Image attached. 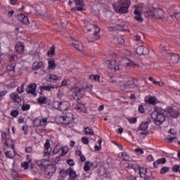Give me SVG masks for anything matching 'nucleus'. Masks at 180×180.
<instances>
[{
  "mask_svg": "<svg viewBox=\"0 0 180 180\" xmlns=\"http://www.w3.org/2000/svg\"><path fill=\"white\" fill-rule=\"evenodd\" d=\"M74 2L76 5L75 11L78 12H82L84 11V1L82 0H74Z\"/></svg>",
  "mask_w": 180,
  "mask_h": 180,
  "instance_id": "16",
  "label": "nucleus"
},
{
  "mask_svg": "<svg viewBox=\"0 0 180 180\" xmlns=\"http://www.w3.org/2000/svg\"><path fill=\"white\" fill-rule=\"evenodd\" d=\"M173 16H175V18L177 20H180V13H176L174 14Z\"/></svg>",
  "mask_w": 180,
  "mask_h": 180,
  "instance_id": "64",
  "label": "nucleus"
},
{
  "mask_svg": "<svg viewBox=\"0 0 180 180\" xmlns=\"http://www.w3.org/2000/svg\"><path fill=\"white\" fill-rule=\"evenodd\" d=\"M146 18H153V19H161L164 16V11L161 8L154 9L153 7L144 12Z\"/></svg>",
  "mask_w": 180,
  "mask_h": 180,
  "instance_id": "2",
  "label": "nucleus"
},
{
  "mask_svg": "<svg viewBox=\"0 0 180 180\" xmlns=\"http://www.w3.org/2000/svg\"><path fill=\"white\" fill-rule=\"evenodd\" d=\"M4 142L8 147H12V146H13V141L9 138H8Z\"/></svg>",
  "mask_w": 180,
  "mask_h": 180,
  "instance_id": "43",
  "label": "nucleus"
},
{
  "mask_svg": "<svg viewBox=\"0 0 180 180\" xmlns=\"http://www.w3.org/2000/svg\"><path fill=\"white\" fill-rule=\"evenodd\" d=\"M91 164L90 162H86L84 165V171L88 172L91 169V167L89 166Z\"/></svg>",
  "mask_w": 180,
  "mask_h": 180,
  "instance_id": "51",
  "label": "nucleus"
},
{
  "mask_svg": "<svg viewBox=\"0 0 180 180\" xmlns=\"http://www.w3.org/2000/svg\"><path fill=\"white\" fill-rule=\"evenodd\" d=\"M41 67H43V62L36 61V62L33 63L32 68L34 70H35V71L37 70H40V68H41Z\"/></svg>",
  "mask_w": 180,
  "mask_h": 180,
  "instance_id": "28",
  "label": "nucleus"
},
{
  "mask_svg": "<svg viewBox=\"0 0 180 180\" xmlns=\"http://www.w3.org/2000/svg\"><path fill=\"white\" fill-rule=\"evenodd\" d=\"M21 109L22 112H26V110H29V109H30V105L23 104L22 106L21 107Z\"/></svg>",
  "mask_w": 180,
  "mask_h": 180,
  "instance_id": "46",
  "label": "nucleus"
},
{
  "mask_svg": "<svg viewBox=\"0 0 180 180\" xmlns=\"http://www.w3.org/2000/svg\"><path fill=\"white\" fill-rule=\"evenodd\" d=\"M41 119V127H44V126H47V122H48V119L47 117L45 118H40Z\"/></svg>",
  "mask_w": 180,
  "mask_h": 180,
  "instance_id": "44",
  "label": "nucleus"
},
{
  "mask_svg": "<svg viewBox=\"0 0 180 180\" xmlns=\"http://www.w3.org/2000/svg\"><path fill=\"white\" fill-rule=\"evenodd\" d=\"M145 102L150 103V105H155V103H158V99L155 96H150Z\"/></svg>",
  "mask_w": 180,
  "mask_h": 180,
  "instance_id": "23",
  "label": "nucleus"
},
{
  "mask_svg": "<svg viewBox=\"0 0 180 180\" xmlns=\"http://www.w3.org/2000/svg\"><path fill=\"white\" fill-rule=\"evenodd\" d=\"M60 103L59 101H53L52 103V108L54 109H57L58 110H60Z\"/></svg>",
  "mask_w": 180,
  "mask_h": 180,
  "instance_id": "38",
  "label": "nucleus"
},
{
  "mask_svg": "<svg viewBox=\"0 0 180 180\" xmlns=\"http://www.w3.org/2000/svg\"><path fill=\"white\" fill-rule=\"evenodd\" d=\"M72 45H73L74 47H75V49H77V50H78L79 51H82V44H79V43H72Z\"/></svg>",
  "mask_w": 180,
  "mask_h": 180,
  "instance_id": "41",
  "label": "nucleus"
},
{
  "mask_svg": "<svg viewBox=\"0 0 180 180\" xmlns=\"http://www.w3.org/2000/svg\"><path fill=\"white\" fill-rule=\"evenodd\" d=\"M90 167L91 168H96V167H98V163L96 162H92L90 164Z\"/></svg>",
  "mask_w": 180,
  "mask_h": 180,
  "instance_id": "62",
  "label": "nucleus"
},
{
  "mask_svg": "<svg viewBox=\"0 0 180 180\" xmlns=\"http://www.w3.org/2000/svg\"><path fill=\"white\" fill-rule=\"evenodd\" d=\"M33 124L34 127H41V121L40 118H36L33 121Z\"/></svg>",
  "mask_w": 180,
  "mask_h": 180,
  "instance_id": "32",
  "label": "nucleus"
},
{
  "mask_svg": "<svg viewBox=\"0 0 180 180\" xmlns=\"http://www.w3.org/2000/svg\"><path fill=\"white\" fill-rule=\"evenodd\" d=\"M69 107L70 103H68V101H62L60 102L59 105V110L60 112H65V110H67Z\"/></svg>",
  "mask_w": 180,
  "mask_h": 180,
  "instance_id": "19",
  "label": "nucleus"
},
{
  "mask_svg": "<svg viewBox=\"0 0 180 180\" xmlns=\"http://www.w3.org/2000/svg\"><path fill=\"white\" fill-rule=\"evenodd\" d=\"M170 61L172 63V64L178 63L179 61V55L176 53L170 55Z\"/></svg>",
  "mask_w": 180,
  "mask_h": 180,
  "instance_id": "24",
  "label": "nucleus"
},
{
  "mask_svg": "<svg viewBox=\"0 0 180 180\" xmlns=\"http://www.w3.org/2000/svg\"><path fill=\"white\" fill-rule=\"evenodd\" d=\"M5 155L7 156L8 158H13V157H15V150L6 151Z\"/></svg>",
  "mask_w": 180,
  "mask_h": 180,
  "instance_id": "33",
  "label": "nucleus"
},
{
  "mask_svg": "<svg viewBox=\"0 0 180 180\" xmlns=\"http://www.w3.org/2000/svg\"><path fill=\"white\" fill-rule=\"evenodd\" d=\"M56 87L54 86H42L41 89H44V91H50L51 89H54Z\"/></svg>",
  "mask_w": 180,
  "mask_h": 180,
  "instance_id": "37",
  "label": "nucleus"
},
{
  "mask_svg": "<svg viewBox=\"0 0 180 180\" xmlns=\"http://www.w3.org/2000/svg\"><path fill=\"white\" fill-rule=\"evenodd\" d=\"M46 162H47V160L46 159L39 160H37V165L41 168H43V167H46L47 165H46Z\"/></svg>",
  "mask_w": 180,
  "mask_h": 180,
  "instance_id": "30",
  "label": "nucleus"
},
{
  "mask_svg": "<svg viewBox=\"0 0 180 180\" xmlns=\"http://www.w3.org/2000/svg\"><path fill=\"white\" fill-rule=\"evenodd\" d=\"M8 94V91H0V101H3L4 96H5Z\"/></svg>",
  "mask_w": 180,
  "mask_h": 180,
  "instance_id": "53",
  "label": "nucleus"
},
{
  "mask_svg": "<svg viewBox=\"0 0 180 180\" xmlns=\"http://www.w3.org/2000/svg\"><path fill=\"white\" fill-rule=\"evenodd\" d=\"M167 140H169L168 143H172V142H174V140H176V137L168 136Z\"/></svg>",
  "mask_w": 180,
  "mask_h": 180,
  "instance_id": "57",
  "label": "nucleus"
},
{
  "mask_svg": "<svg viewBox=\"0 0 180 180\" xmlns=\"http://www.w3.org/2000/svg\"><path fill=\"white\" fill-rule=\"evenodd\" d=\"M130 5H131L130 0H119L117 4H112V6L115 11H119V13L124 14L129 13Z\"/></svg>",
  "mask_w": 180,
  "mask_h": 180,
  "instance_id": "1",
  "label": "nucleus"
},
{
  "mask_svg": "<svg viewBox=\"0 0 180 180\" xmlns=\"http://www.w3.org/2000/svg\"><path fill=\"white\" fill-rule=\"evenodd\" d=\"M127 168H128V169H134V171H137V166H136L131 163L128 164Z\"/></svg>",
  "mask_w": 180,
  "mask_h": 180,
  "instance_id": "49",
  "label": "nucleus"
},
{
  "mask_svg": "<svg viewBox=\"0 0 180 180\" xmlns=\"http://www.w3.org/2000/svg\"><path fill=\"white\" fill-rule=\"evenodd\" d=\"M11 98L16 103H20L22 102V97L19 96V94L17 93H13L11 94Z\"/></svg>",
  "mask_w": 180,
  "mask_h": 180,
  "instance_id": "20",
  "label": "nucleus"
},
{
  "mask_svg": "<svg viewBox=\"0 0 180 180\" xmlns=\"http://www.w3.org/2000/svg\"><path fill=\"white\" fill-rule=\"evenodd\" d=\"M173 172H178L180 171V166L179 165H174L172 167Z\"/></svg>",
  "mask_w": 180,
  "mask_h": 180,
  "instance_id": "54",
  "label": "nucleus"
},
{
  "mask_svg": "<svg viewBox=\"0 0 180 180\" xmlns=\"http://www.w3.org/2000/svg\"><path fill=\"white\" fill-rule=\"evenodd\" d=\"M29 163L28 162H24L21 163V167L24 168V169H29Z\"/></svg>",
  "mask_w": 180,
  "mask_h": 180,
  "instance_id": "50",
  "label": "nucleus"
},
{
  "mask_svg": "<svg viewBox=\"0 0 180 180\" xmlns=\"http://www.w3.org/2000/svg\"><path fill=\"white\" fill-rule=\"evenodd\" d=\"M138 110L140 112V113H144V106H143V105H140L139 106Z\"/></svg>",
  "mask_w": 180,
  "mask_h": 180,
  "instance_id": "61",
  "label": "nucleus"
},
{
  "mask_svg": "<svg viewBox=\"0 0 180 180\" xmlns=\"http://www.w3.org/2000/svg\"><path fill=\"white\" fill-rule=\"evenodd\" d=\"M150 122L148 121H143L139 127L138 130L146 131L148 129V125Z\"/></svg>",
  "mask_w": 180,
  "mask_h": 180,
  "instance_id": "21",
  "label": "nucleus"
},
{
  "mask_svg": "<svg viewBox=\"0 0 180 180\" xmlns=\"http://www.w3.org/2000/svg\"><path fill=\"white\" fill-rule=\"evenodd\" d=\"M82 141L83 144H89V139L86 136H83L82 138Z\"/></svg>",
  "mask_w": 180,
  "mask_h": 180,
  "instance_id": "52",
  "label": "nucleus"
},
{
  "mask_svg": "<svg viewBox=\"0 0 180 180\" xmlns=\"http://www.w3.org/2000/svg\"><path fill=\"white\" fill-rule=\"evenodd\" d=\"M85 133L86 134H89V136H94L95 134L92 129L89 127L85 128Z\"/></svg>",
  "mask_w": 180,
  "mask_h": 180,
  "instance_id": "40",
  "label": "nucleus"
},
{
  "mask_svg": "<svg viewBox=\"0 0 180 180\" xmlns=\"http://www.w3.org/2000/svg\"><path fill=\"white\" fill-rule=\"evenodd\" d=\"M50 139H47L44 143V157H47V158H50V153L51 150H49V148L51 147Z\"/></svg>",
  "mask_w": 180,
  "mask_h": 180,
  "instance_id": "13",
  "label": "nucleus"
},
{
  "mask_svg": "<svg viewBox=\"0 0 180 180\" xmlns=\"http://www.w3.org/2000/svg\"><path fill=\"white\" fill-rule=\"evenodd\" d=\"M10 115L11 116H12V117H18V115H19V111L18 110H11Z\"/></svg>",
  "mask_w": 180,
  "mask_h": 180,
  "instance_id": "42",
  "label": "nucleus"
},
{
  "mask_svg": "<svg viewBox=\"0 0 180 180\" xmlns=\"http://www.w3.org/2000/svg\"><path fill=\"white\" fill-rule=\"evenodd\" d=\"M72 120H74V114L68 112L65 115L59 117L58 122L60 124H64L65 126L70 127V126H72Z\"/></svg>",
  "mask_w": 180,
  "mask_h": 180,
  "instance_id": "5",
  "label": "nucleus"
},
{
  "mask_svg": "<svg viewBox=\"0 0 180 180\" xmlns=\"http://www.w3.org/2000/svg\"><path fill=\"white\" fill-rule=\"evenodd\" d=\"M8 134H6V132H2L1 133V139L2 141H5L6 139H8Z\"/></svg>",
  "mask_w": 180,
  "mask_h": 180,
  "instance_id": "55",
  "label": "nucleus"
},
{
  "mask_svg": "<svg viewBox=\"0 0 180 180\" xmlns=\"http://www.w3.org/2000/svg\"><path fill=\"white\" fill-rule=\"evenodd\" d=\"M75 109H77V110H80V112H82V113H85L86 112V108H85V105L77 103L75 105Z\"/></svg>",
  "mask_w": 180,
  "mask_h": 180,
  "instance_id": "22",
  "label": "nucleus"
},
{
  "mask_svg": "<svg viewBox=\"0 0 180 180\" xmlns=\"http://www.w3.org/2000/svg\"><path fill=\"white\" fill-rule=\"evenodd\" d=\"M163 113L166 117H174V119H178L180 116V110H174V108L171 106H168L163 110Z\"/></svg>",
  "mask_w": 180,
  "mask_h": 180,
  "instance_id": "6",
  "label": "nucleus"
},
{
  "mask_svg": "<svg viewBox=\"0 0 180 180\" xmlns=\"http://www.w3.org/2000/svg\"><path fill=\"white\" fill-rule=\"evenodd\" d=\"M60 151H62V153L60 155V157H64L65 155H67V153H68V148L65 146H62V149L60 150Z\"/></svg>",
  "mask_w": 180,
  "mask_h": 180,
  "instance_id": "35",
  "label": "nucleus"
},
{
  "mask_svg": "<svg viewBox=\"0 0 180 180\" xmlns=\"http://www.w3.org/2000/svg\"><path fill=\"white\" fill-rule=\"evenodd\" d=\"M68 175H69L68 180H76L78 176L75 170L71 167L68 169Z\"/></svg>",
  "mask_w": 180,
  "mask_h": 180,
  "instance_id": "15",
  "label": "nucleus"
},
{
  "mask_svg": "<svg viewBox=\"0 0 180 180\" xmlns=\"http://www.w3.org/2000/svg\"><path fill=\"white\" fill-rule=\"evenodd\" d=\"M32 151H33L32 146H28L25 148V153H32Z\"/></svg>",
  "mask_w": 180,
  "mask_h": 180,
  "instance_id": "63",
  "label": "nucleus"
},
{
  "mask_svg": "<svg viewBox=\"0 0 180 180\" xmlns=\"http://www.w3.org/2000/svg\"><path fill=\"white\" fill-rule=\"evenodd\" d=\"M91 27H93L94 29V33L89 34L87 37L88 43H94V41H96V40H99V38L101 37L98 33H100L101 28H99L98 26L95 25H90Z\"/></svg>",
  "mask_w": 180,
  "mask_h": 180,
  "instance_id": "7",
  "label": "nucleus"
},
{
  "mask_svg": "<svg viewBox=\"0 0 180 180\" xmlns=\"http://www.w3.org/2000/svg\"><path fill=\"white\" fill-rule=\"evenodd\" d=\"M135 153H138L139 154H144V150L140 148L135 149Z\"/></svg>",
  "mask_w": 180,
  "mask_h": 180,
  "instance_id": "59",
  "label": "nucleus"
},
{
  "mask_svg": "<svg viewBox=\"0 0 180 180\" xmlns=\"http://www.w3.org/2000/svg\"><path fill=\"white\" fill-rule=\"evenodd\" d=\"M89 79H93L94 81H99V75H91L89 76Z\"/></svg>",
  "mask_w": 180,
  "mask_h": 180,
  "instance_id": "47",
  "label": "nucleus"
},
{
  "mask_svg": "<svg viewBox=\"0 0 180 180\" xmlns=\"http://www.w3.org/2000/svg\"><path fill=\"white\" fill-rule=\"evenodd\" d=\"M84 98V91L78 87L72 88L70 91L69 99L70 101H79Z\"/></svg>",
  "mask_w": 180,
  "mask_h": 180,
  "instance_id": "3",
  "label": "nucleus"
},
{
  "mask_svg": "<svg viewBox=\"0 0 180 180\" xmlns=\"http://www.w3.org/2000/svg\"><path fill=\"white\" fill-rule=\"evenodd\" d=\"M56 171H57L56 165H49L45 170V174H46V175H48L49 176H53V175L56 174Z\"/></svg>",
  "mask_w": 180,
  "mask_h": 180,
  "instance_id": "12",
  "label": "nucleus"
},
{
  "mask_svg": "<svg viewBox=\"0 0 180 180\" xmlns=\"http://www.w3.org/2000/svg\"><path fill=\"white\" fill-rule=\"evenodd\" d=\"M168 171H169V167H162V169L160 170V174H167V172H168Z\"/></svg>",
  "mask_w": 180,
  "mask_h": 180,
  "instance_id": "48",
  "label": "nucleus"
},
{
  "mask_svg": "<svg viewBox=\"0 0 180 180\" xmlns=\"http://www.w3.org/2000/svg\"><path fill=\"white\" fill-rule=\"evenodd\" d=\"M7 71H15V66L13 65H7L6 67Z\"/></svg>",
  "mask_w": 180,
  "mask_h": 180,
  "instance_id": "58",
  "label": "nucleus"
},
{
  "mask_svg": "<svg viewBox=\"0 0 180 180\" xmlns=\"http://www.w3.org/2000/svg\"><path fill=\"white\" fill-rule=\"evenodd\" d=\"M17 19H18V20H19L20 22L23 23V25H29V23H30L29 18L27 16L25 15V14L18 15L17 17Z\"/></svg>",
  "mask_w": 180,
  "mask_h": 180,
  "instance_id": "18",
  "label": "nucleus"
},
{
  "mask_svg": "<svg viewBox=\"0 0 180 180\" xmlns=\"http://www.w3.org/2000/svg\"><path fill=\"white\" fill-rule=\"evenodd\" d=\"M56 51V46H52L50 50L48 51V56H54Z\"/></svg>",
  "mask_w": 180,
  "mask_h": 180,
  "instance_id": "39",
  "label": "nucleus"
},
{
  "mask_svg": "<svg viewBox=\"0 0 180 180\" xmlns=\"http://www.w3.org/2000/svg\"><path fill=\"white\" fill-rule=\"evenodd\" d=\"M134 13L135 15V20H137V22L141 23V22H143V18H141V14H140V11L139 10H135L134 11Z\"/></svg>",
  "mask_w": 180,
  "mask_h": 180,
  "instance_id": "27",
  "label": "nucleus"
},
{
  "mask_svg": "<svg viewBox=\"0 0 180 180\" xmlns=\"http://www.w3.org/2000/svg\"><path fill=\"white\" fill-rule=\"evenodd\" d=\"M62 149H63V146L61 145H59V144L56 145L53 148V150L52 151L53 155H56L58 154V153H60V151H61Z\"/></svg>",
  "mask_w": 180,
  "mask_h": 180,
  "instance_id": "29",
  "label": "nucleus"
},
{
  "mask_svg": "<svg viewBox=\"0 0 180 180\" xmlns=\"http://www.w3.org/2000/svg\"><path fill=\"white\" fill-rule=\"evenodd\" d=\"M106 63L110 70H114V71H122V70H123V65L116 62V60H107Z\"/></svg>",
  "mask_w": 180,
  "mask_h": 180,
  "instance_id": "8",
  "label": "nucleus"
},
{
  "mask_svg": "<svg viewBox=\"0 0 180 180\" xmlns=\"http://www.w3.org/2000/svg\"><path fill=\"white\" fill-rule=\"evenodd\" d=\"M36 91H37V84L35 83L29 84L26 88V92L27 94H31V95H34V96L37 95Z\"/></svg>",
  "mask_w": 180,
  "mask_h": 180,
  "instance_id": "10",
  "label": "nucleus"
},
{
  "mask_svg": "<svg viewBox=\"0 0 180 180\" xmlns=\"http://www.w3.org/2000/svg\"><path fill=\"white\" fill-rule=\"evenodd\" d=\"M45 81L57 84L61 81V77L54 74H49L45 77Z\"/></svg>",
  "mask_w": 180,
  "mask_h": 180,
  "instance_id": "9",
  "label": "nucleus"
},
{
  "mask_svg": "<svg viewBox=\"0 0 180 180\" xmlns=\"http://www.w3.org/2000/svg\"><path fill=\"white\" fill-rule=\"evenodd\" d=\"M68 169H67L66 170L65 169H62L60 170L59 174L61 176V178H65V176H67V175H68Z\"/></svg>",
  "mask_w": 180,
  "mask_h": 180,
  "instance_id": "34",
  "label": "nucleus"
},
{
  "mask_svg": "<svg viewBox=\"0 0 180 180\" xmlns=\"http://www.w3.org/2000/svg\"><path fill=\"white\" fill-rule=\"evenodd\" d=\"M167 162V159L165 158H162L160 159H158L155 162H153V165L155 168H158V165L160 164H165Z\"/></svg>",
  "mask_w": 180,
  "mask_h": 180,
  "instance_id": "25",
  "label": "nucleus"
},
{
  "mask_svg": "<svg viewBox=\"0 0 180 180\" xmlns=\"http://www.w3.org/2000/svg\"><path fill=\"white\" fill-rule=\"evenodd\" d=\"M124 86L126 89H134V88H136V86H134L133 82H131V81H128L124 84Z\"/></svg>",
  "mask_w": 180,
  "mask_h": 180,
  "instance_id": "31",
  "label": "nucleus"
},
{
  "mask_svg": "<svg viewBox=\"0 0 180 180\" xmlns=\"http://www.w3.org/2000/svg\"><path fill=\"white\" fill-rule=\"evenodd\" d=\"M136 53L139 56H147L150 53V49L144 46H139L136 48Z\"/></svg>",
  "mask_w": 180,
  "mask_h": 180,
  "instance_id": "11",
  "label": "nucleus"
},
{
  "mask_svg": "<svg viewBox=\"0 0 180 180\" xmlns=\"http://www.w3.org/2000/svg\"><path fill=\"white\" fill-rule=\"evenodd\" d=\"M15 49L18 54H23L25 53V44L23 42H18Z\"/></svg>",
  "mask_w": 180,
  "mask_h": 180,
  "instance_id": "14",
  "label": "nucleus"
},
{
  "mask_svg": "<svg viewBox=\"0 0 180 180\" xmlns=\"http://www.w3.org/2000/svg\"><path fill=\"white\" fill-rule=\"evenodd\" d=\"M164 110L161 108H158L156 111H155L152 116L155 115V124L156 126H161L164 122H165V114L163 112Z\"/></svg>",
  "mask_w": 180,
  "mask_h": 180,
  "instance_id": "4",
  "label": "nucleus"
},
{
  "mask_svg": "<svg viewBox=\"0 0 180 180\" xmlns=\"http://www.w3.org/2000/svg\"><path fill=\"white\" fill-rule=\"evenodd\" d=\"M67 162H68V165H70V167H72V165H75V162H74V160L72 159L68 160Z\"/></svg>",
  "mask_w": 180,
  "mask_h": 180,
  "instance_id": "60",
  "label": "nucleus"
},
{
  "mask_svg": "<svg viewBox=\"0 0 180 180\" xmlns=\"http://www.w3.org/2000/svg\"><path fill=\"white\" fill-rule=\"evenodd\" d=\"M118 157L121 158V160H123V161H129L130 160V156L126 152L120 153Z\"/></svg>",
  "mask_w": 180,
  "mask_h": 180,
  "instance_id": "26",
  "label": "nucleus"
},
{
  "mask_svg": "<svg viewBox=\"0 0 180 180\" xmlns=\"http://www.w3.org/2000/svg\"><path fill=\"white\" fill-rule=\"evenodd\" d=\"M128 120L129 123H131V124H134V123H137L136 117H131V118H129Z\"/></svg>",
  "mask_w": 180,
  "mask_h": 180,
  "instance_id": "56",
  "label": "nucleus"
},
{
  "mask_svg": "<svg viewBox=\"0 0 180 180\" xmlns=\"http://www.w3.org/2000/svg\"><path fill=\"white\" fill-rule=\"evenodd\" d=\"M17 92H18V94H23V92H25V87L23 84H21L17 88Z\"/></svg>",
  "mask_w": 180,
  "mask_h": 180,
  "instance_id": "45",
  "label": "nucleus"
},
{
  "mask_svg": "<svg viewBox=\"0 0 180 180\" xmlns=\"http://www.w3.org/2000/svg\"><path fill=\"white\" fill-rule=\"evenodd\" d=\"M37 102L39 105H50L51 103V101L47 97L40 96L37 98Z\"/></svg>",
  "mask_w": 180,
  "mask_h": 180,
  "instance_id": "17",
  "label": "nucleus"
},
{
  "mask_svg": "<svg viewBox=\"0 0 180 180\" xmlns=\"http://www.w3.org/2000/svg\"><path fill=\"white\" fill-rule=\"evenodd\" d=\"M48 63L49 70H54L56 68V62L54 60H49Z\"/></svg>",
  "mask_w": 180,
  "mask_h": 180,
  "instance_id": "36",
  "label": "nucleus"
}]
</instances>
